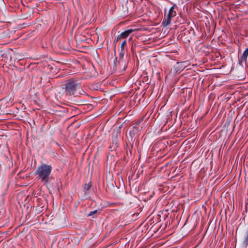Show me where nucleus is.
Returning <instances> with one entry per match:
<instances>
[{
  "mask_svg": "<svg viewBox=\"0 0 248 248\" xmlns=\"http://www.w3.org/2000/svg\"><path fill=\"white\" fill-rule=\"evenodd\" d=\"M174 6H172L169 10L166 18L164 19L163 24L165 26L169 25L171 21V18L174 17L176 15V12L174 10Z\"/></svg>",
  "mask_w": 248,
  "mask_h": 248,
  "instance_id": "nucleus-3",
  "label": "nucleus"
},
{
  "mask_svg": "<svg viewBox=\"0 0 248 248\" xmlns=\"http://www.w3.org/2000/svg\"><path fill=\"white\" fill-rule=\"evenodd\" d=\"M133 31V30L129 29L124 31V32L121 33L120 34L117 36L115 38L114 42L117 43L119 40L121 39H126L128 36Z\"/></svg>",
  "mask_w": 248,
  "mask_h": 248,
  "instance_id": "nucleus-4",
  "label": "nucleus"
},
{
  "mask_svg": "<svg viewBox=\"0 0 248 248\" xmlns=\"http://www.w3.org/2000/svg\"><path fill=\"white\" fill-rule=\"evenodd\" d=\"M126 44V41L124 40L121 45V50H124L125 46Z\"/></svg>",
  "mask_w": 248,
  "mask_h": 248,
  "instance_id": "nucleus-6",
  "label": "nucleus"
},
{
  "mask_svg": "<svg viewBox=\"0 0 248 248\" xmlns=\"http://www.w3.org/2000/svg\"><path fill=\"white\" fill-rule=\"evenodd\" d=\"M248 56V47L244 51L242 56L241 58V62H242L246 63L247 59Z\"/></svg>",
  "mask_w": 248,
  "mask_h": 248,
  "instance_id": "nucleus-5",
  "label": "nucleus"
},
{
  "mask_svg": "<svg viewBox=\"0 0 248 248\" xmlns=\"http://www.w3.org/2000/svg\"><path fill=\"white\" fill-rule=\"evenodd\" d=\"M78 85L75 82L70 80L65 84V92L66 94L71 95L74 94Z\"/></svg>",
  "mask_w": 248,
  "mask_h": 248,
  "instance_id": "nucleus-2",
  "label": "nucleus"
},
{
  "mask_svg": "<svg viewBox=\"0 0 248 248\" xmlns=\"http://www.w3.org/2000/svg\"><path fill=\"white\" fill-rule=\"evenodd\" d=\"M124 50H121L120 52V57L121 58H123L124 56Z\"/></svg>",
  "mask_w": 248,
  "mask_h": 248,
  "instance_id": "nucleus-7",
  "label": "nucleus"
},
{
  "mask_svg": "<svg viewBox=\"0 0 248 248\" xmlns=\"http://www.w3.org/2000/svg\"><path fill=\"white\" fill-rule=\"evenodd\" d=\"M52 170V167L49 165L43 164L38 166L35 173L41 181L46 183L48 181L49 176Z\"/></svg>",
  "mask_w": 248,
  "mask_h": 248,
  "instance_id": "nucleus-1",
  "label": "nucleus"
},
{
  "mask_svg": "<svg viewBox=\"0 0 248 248\" xmlns=\"http://www.w3.org/2000/svg\"><path fill=\"white\" fill-rule=\"evenodd\" d=\"M97 212V211L96 210H95V211H92L89 214V216H91L93 214H94L95 213H96Z\"/></svg>",
  "mask_w": 248,
  "mask_h": 248,
  "instance_id": "nucleus-8",
  "label": "nucleus"
},
{
  "mask_svg": "<svg viewBox=\"0 0 248 248\" xmlns=\"http://www.w3.org/2000/svg\"><path fill=\"white\" fill-rule=\"evenodd\" d=\"M91 187V185L90 184H88V185L86 187V188L87 189H88L90 188V187Z\"/></svg>",
  "mask_w": 248,
  "mask_h": 248,
  "instance_id": "nucleus-9",
  "label": "nucleus"
}]
</instances>
